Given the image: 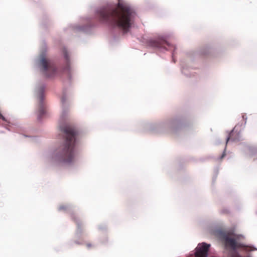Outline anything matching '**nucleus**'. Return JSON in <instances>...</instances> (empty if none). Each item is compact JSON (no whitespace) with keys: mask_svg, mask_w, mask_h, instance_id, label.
Segmentation results:
<instances>
[{"mask_svg":"<svg viewBox=\"0 0 257 257\" xmlns=\"http://www.w3.org/2000/svg\"><path fill=\"white\" fill-rule=\"evenodd\" d=\"M135 16V13L130 7L120 3L116 8L103 7L96 12V17L100 22L117 27L123 33L128 32Z\"/></svg>","mask_w":257,"mask_h":257,"instance_id":"1","label":"nucleus"},{"mask_svg":"<svg viewBox=\"0 0 257 257\" xmlns=\"http://www.w3.org/2000/svg\"><path fill=\"white\" fill-rule=\"evenodd\" d=\"M63 141L54 155V160L58 164H69L74 162L76 155L75 144L79 132L71 125L60 127Z\"/></svg>","mask_w":257,"mask_h":257,"instance_id":"2","label":"nucleus"},{"mask_svg":"<svg viewBox=\"0 0 257 257\" xmlns=\"http://www.w3.org/2000/svg\"><path fill=\"white\" fill-rule=\"evenodd\" d=\"M39 64L46 77H53L56 74L57 69L55 65L44 55H42L40 56Z\"/></svg>","mask_w":257,"mask_h":257,"instance_id":"3","label":"nucleus"},{"mask_svg":"<svg viewBox=\"0 0 257 257\" xmlns=\"http://www.w3.org/2000/svg\"><path fill=\"white\" fill-rule=\"evenodd\" d=\"M210 247L209 244L205 243L199 244L196 248L195 255L196 257H206Z\"/></svg>","mask_w":257,"mask_h":257,"instance_id":"4","label":"nucleus"},{"mask_svg":"<svg viewBox=\"0 0 257 257\" xmlns=\"http://www.w3.org/2000/svg\"><path fill=\"white\" fill-rule=\"evenodd\" d=\"M44 88H41L39 90L38 99H39V118L45 113V109L43 104V95Z\"/></svg>","mask_w":257,"mask_h":257,"instance_id":"5","label":"nucleus"},{"mask_svg":"<svg viewBox=\"0 0 257 257\" xmlns=\"http://www.w3.org/2000/svg\"><path fill=\"white\" fill-rule=\"evenodd\" d=\"M154 46L158 48H163L167 50V46L169 48L174 46L164 39H159L154 42Z\"/></svg>","mask_w":257,"mask_h":257,"instance_id":"6","label":"nucleus"},{"mask_svg":"<svg viewBox=\"0 0 257 257\" xmlns=\"http://www.w3.org/2000/svg\"><path fill=\"white\" fill-rule=\"evenodd\" d=\"M225 243L227 246L231 247L233 249L240 247V245H237L235 239L229 237H226L225 238Z\"/></svg>","mask_w":257,"mask_h":257,"instance_id":"7","label":"nucleus"},{"mask_svg":"<svg viewBox=\"0 0 257 257\" xmlns=\"http://www.w3.org/2000/svg\"><path fill=\"white\" fill-rule=\"evenodd\" d=\"M61 102L63 105V111H62L61 116H62V117H64L67 113L66 106L64 104L66 100V97L65 96H62V97L61 98Z\"/></svg>","mask_w":257,"mask_h":257,"instance_id":"8","label":"nucleus"},{"mask_svg":"<svg viewBox=\"0 0 257 257\" xmlns=\"http://www.w3.org/2000/svg\"><path fill=\"white\" fill-rule=\"evenodd\" d=\"M73 219L75 222V223L77 224L78 227H80L81 226V223L79 220L75 216L73 217Z\"/></svg>","mask_w":257,"mask_h":257,"instance_id":"9","label":"nucleus"},{"mask_svg":"<svg viewBox=\"0 0 257 257\" xmlns=\"http://www.w3.org/2000/svg\"><path fill=\"white\" fill-rule=\"evenodd\" d=\"M0 119H2L3 121L6 123H9V122L7 120V119L2 115L1 112H0Z\"/></svg>","mask_w":257,"mask_h":257,"instance_id":"10","label":"nucleus"},{"mask_svg":"<svg viewBox=\"0 0 257 257\" xmlns=\"http://www.w3.org/2000/svg\"><path fill=\"white\" fill-rule=\"evenodd\" d=\"M86 246L87 247L90 248L92 246V245L91 243H87Z\"/></svg>","mask_w":257,"mask_h":257,"instance_id":"11","label":"nucleus"},{"mask_svg":"<svg viewBox=\"0 0 257 257\" xmlns=\"http://www.w3.org/2000/svg\"><path fill=\"white\" fill-rule=\"evenodd\" d=\"M60 209H61V210L65 209V207H64V206H61L60 207Z\"/></svg>","mask_w":257,"mask_h":257,"instance_id":"12","label":"nucleus"},{"mask_svg":"<svg viewBox=\"0 0 257 257\" xmlns=\"http://www.w3.org/2000/svg\"><path fill=\"white\" fill-rule=\"evenodd\" d=\"M65 56L66 59H68V58H67L68 56H67V54L66 53L65 54Z\"/></svg>","mask_w":257,"mask_h":257,"instance_id":"13","label":"nucleus"},{"mask_svg":"<svg viewBox=\"0 0 257 257\" xmlns=\"http://www.w3.org/2000/svg\"><path fill=\"white\" fill-rule=\"evenodd\" d=\"M229 139H230V137H228L227 138V142L229 141Z\"/></svg>","mask_w":257,"mask_h":257,"instance_id":"14","label":"nucleus"}]
</instances>
